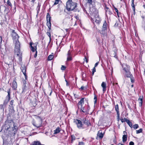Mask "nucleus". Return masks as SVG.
Here are the masks:
<instances>
[{
	"label": "nucleus",
	"mask_w": 145,
	"mask_h": 145,
	"mask_svg": "<svg viewBox=\"0 0 145 145\" xmlns=\"http://www.w3.org/2000/svg\"><path fill=\"white\" fill-rule=\"evenodd\" d=\"M89 13L91 16V18L92 22L93 23L94 25L93 28L96 29L97 31H99L96 25L94 24V22L96 24L99 25L101 23V19L99 17L98 10L94 7H89Z\"/></svg>",
	"instance_id": "1"
},
{
	"label": "nucleus",
	"mask_w": 145,
	"mask_h": 145,
	"mask_svg": "<svg viewBox=\"0 0 145 145\" xmlns=\"http://www.w3.org/2000/svg\"><path fill=\"white\" fill-rule=\"evenodd\" d=\"M5 129L8 131L9 135L14 136L18 130L17 127L15 125L12 120H7L5 124Z\"/></svg>",
	"instance_id": "2"
},
{
	"label": "nucleus",
	"mask_w": 145,
	"mask_h": 145,
	"mask_svg": "<svg viewBox=\"0 0 145 145\" xmlns=\"http://www.w3.org/2000/svg\"><path fill=\"white\" fill-rule=\"evenodd\" d=\"M77 4L73 1L72 0H68L66 3V8L68 12L74 11L75 12H79L80 10L76 8Z\"/></svg>",
	"instance_id": "3"
},
{
	"label": "nucleus",
	"mask_w": 145,
	"mask_h": 145,
	"mask_svg": "<svg viewBox=\"0 0 145 145\" xmlns=\"http://www.w3.org/2000/svg\"><path fill=\"white\" fill-rule=\"evenodd\" d=\"M20 42H17L15 44L14 50V54L19 57L20 61H21L22 59V53L20 51Z\"/></svg>",
	"instance_id": "4"
},
{
	"label": "nucleus",
	"mask_w": 145,
	"mask_h": 145,
	"mask_svg": "<svg viewBox=\"0 0 145 145\" xmlns=\"http://www.w3.org/2000/svg\"><path fill=\"white\" fill-rule=\"evenodd\" d=\"M47 23L46 25L48 28V31L46 33L47 35L48 36L50 39V41L51 40V35L50 30H51V17L50 14L48 13L47 14L46 17Z\"/></svg>",
	"instance_id": "5"
},
{
	"label": "nucleus",
	"mask_w": 145,
	"mask_h": 145,
	"mask_svg": "<svg viewBox=\"0 0 145 145\" xmlns=\"http://www.w3.org/2000/svg\"><path fill=\"white\" fill-rule=\"evenodd\" d=\"M73 122L76 125L77 127L79 129H84L86 128L83 124V122L81 120L77 119H74Z\"/></svg>",
	"instance_id": "6"
},
{
	"label": "nucleus",
	"mask_w": 145,
	"mask_h": 145,
	"mask_svg": "<svg viewBox=\"0 0 145 145\" xmlns=\"http://www.w3.org/2000/svg\"><path fill=\"white\" fill-rule=\"evenodd\" d=\"M123 74L125 78H130L132 83H133L135 82V78L132 74L131 73L130 70L124 72Z\"/></svg>",
	"instance_id": "7"
},
{
	"label": "nucleus",
	"mask_w": 145,
	"mask_h": 145,
	"mask_svg": "<svg viewBox=\"0 0 145 145\" xmlns=\"http://www.w3.org/2000/svg\"><path fill=\"white\" fill-rule=\"evenodd\" d=\"M38 43L36 42L35 43H33L32 42L29 43V45L31 48V50L33 52H35V53L34 55V57L36 58L37 57V46Z\"/></svg>",
	"instance_id": "8"
},
{
	"label": "nucleus",
	"mask_w": 145,
	"mask_h": 145,
	"mask_svg": "<svg viewBox=\"0 0 145 145\" xmlns=\"http://www.w3.org/2000/svg\"><path fill=\"white\" fill-rule=\"evenodd\" d=\"M109 28V22H106V20H105L102 27V29L101 33L102 34L105 33L107 32V29Z\"/></svg>",
	"instance_id": "9"
},
{
	"label": "nucleus",
	"mask_w": 145,
	"mask_h": 145,
	"mask_svg": "<svg viewBox=\"0 0 145 145\" xmlns=\"http://www.w3.org/2000/svg\"><path fill=\"white\" fill-rule=\"evenodd\" d=\"M11 36L13 40L15 41V44L17 42H20L18 40L19 37L18 34L15 32L14 30H12Z\"/></svg>",
	"instance_id": "10"
},
{
	"label": "nucleus",
	"mask_w": 145,
	"mask_h": 145,
	"mask_svg": "<svg viewBox=\"0 0 145 145\" xmlns=\"http://www.w3.org/2000/svg\"><path fill=\"white\" fill-rule=\"evenodd\" d=\"M82 121L83 124L86 125L85 127H86V128L91 125L90 120L87 119L86 118H83Z\"/></svg>",
	"instance_id": "11"
},
{
	"label": "nucleus",
	"mask_w": 145,
	"mask_h": 145,
	"mask_svg": "<svg viewBox=\"0 0 145 145\" xmlns=\"http://www.w3.org/2000/svg\"><path fill=\"white\" fill-rule=\"evenodd\" d=\"M81 110L83 113H88L90 109L89 106L88 105V106H83L81 107Z\"/></svg>",
	"instance_id": "12"
},
{
	"label": "nucleus",
	"mask_w": 145,
	"mask_h": 145,
	"mask_svg": "<svg viewBox=\"0 0 145 145\" xmlns=\"http://www.w3.org/2000/svg\"><path fill=\"white\" fill-rule=\"evenodd\" d=\"M71 51L70 50H69L67 52V61H71L72 60V55L71 54Z\"/></svg>",
	"instance_id": "13"
},
{
	"label": "nucleus",
	"mask_w": 145,
	"mask_h": 145,
	"mask_svg": "<svg viewBox=\"0 0 145 145\" xmlns=\"http://www.w3.org/2000/svg\"><path fill=\"white\" fill-rule=\"evenodd\" d=\"M20 69L24 74V75L25 76V80H27V76L26 73L27 68L25 65H24L23 66H22L21 67Z\"/></svg>",
	"instance_id": "14"
},
{
	"label": "nucleus",
	"mask_w": 145,
	"mask_h": 145,
	"mask_svg": "<svg viewBox=\"0 0 145 145\" xmlns=\"http://www.w3.org/2000/svg\"><path fill=\"white\" fill-rule=\"evenodd\" d=\"M33 125L37 127H40L41 125V121L37 119L33 123Z\"/></svg>",
	"instance_id": "15"
},
{
	"label": "nucleus",
	"mask_w": 145,
	"mask_h": 145,
	"mask_svg": "<svg viewBox=\"0 0 145 145\" xmlns=\"http://www.w3.org/2000/svg\"><path fill=\"white\" fill-rule=\"evenodd\" d=\"M26 80H24L23 82V84L22 86V93H23L24 92H25L28 89V87L26 86Z\"/></svg>",
	"instance_id": "16"
},
{
	"label": "nucleus",
	"mask_w": 145,
	"mask_h": 145,
	"mask_svg": "<svg viewBox=\"0 0 145 145\" xmlns=\"http://www.w3.org/2000/svg\"><path fill=\"white\" fill-rule=\"evenodd\" d=\"M123 70L124 72L130 70V67L127 64L123 63L121 65Z\"/></svg>",
	"instance_id": "17"
},
{
	"label": "nucleus",
	"mask_w": 145,
	"mask_h": 145,
	"mask_svg": "<svg viewBox=\"0 0 145 145\" xmlns=\"http://www.w3.org/2000/svg\"><path fill=\"white\" fill-rule=\"evenodd\" d=\"M115 108L117 113V121H118L120 120V118L119 106L118 104H117L115 106Z\"/></svg>",
	"instance_id": "18"
},
{
	"label": "nucleus",
	"mask_w": 145,
	"mask_h": 145,
	"mask_svg": "<svg viewBox=\"0 0 145 145\" xmlns=\"http://www.w3.org/2000/svg\"><path fill=\"white\" fill-rule=\"evenodd\" d=\"M16 78L15 77L13 80L12 83V88L13 90H16L17 89L18 85L17 82H16Z\"/></svg>",
	"instance_id": "19"
},
{
	"label": "nucleus",
	"mask_w": 145,
	"mask_h": 145,
	"mask_svg": "<svg viewBox=\"0 0 145 145\" xmlns=\"http://www.w3.org/2000/svg\"><path fill=\"white\" fill-rule=\"evenodd\" d=\"M84 101H88V99L87 98L86 99L85 97L81 98L80 101L78 102V105H80L81 106H82L84 104Z\"/></svg>",
	"instance_id": "20"
},
{
	"label": "nucleus",
	"mask_w": 145,
	"mask_h": 145,
	"mask_svg": "<svg viewBox=\"0 0 145 145\" xmlns=\"http://www.w3.org/2000/svg\"><path fill=\"white\" fill-rule=\"evenodd\" d=\"M15 111L14 109V107H11V108L9 110V112L7 116L8 118L11 117V115L14 114Z\"/></svg>",
	"instance_id": "21"
},
{
	"label": "nucleus",
	"mask_w": 145,
	"mask_h": 145,
	"mask_svg": "<svg viewBox=\"0 0 145 145\" xmlns=\"http://www.w3.org/2000/svg\"><path fill=\"white\" fill-rule=\"evenodd\" d=\"M114 50L112 51V52L114 53L112 56L114 57L116 59H118V57L117 55V49L116 47H114L113 48Z\"/></svg>",
	"instance_id": "22"
},
{
	"label": "nucleus",
	"mask_w": 145,
	"mask_h": 145,
	"mask_svg": "<svg viewBox=\"0 0 145 145\" xmlns=\"http://www.w3.org/2000/svg\"><path fill=\"white\" fill-rule=\"evenodd\" d=\"M123 133L124 134L123 135L122 139V141L123 143L125 142L127 140V134L125 131H124Z\"/></svg>",
	"instance_id": "23"
},
{
	"label": "nucleus",
	"mask_w": 145,
	"mask_h": 145,
	"mask_svg": "<svg viewBox=\"0 0 145 145\" xmlns=\"http://www.w3.org/2000/svg\"><path fill=\"white\" fill-rule=\"evenodd\" d=\"M101 86L103 88V92H105L106 90V84L105 82H103L101 84Z\"/></svg>",
	"instance_id": "24"
},
{
	"label": "nucleus",
	"mask_w": 145,
	"mask_h": 145,
	"mask_svg": "<svg viewBox=\"0 0 145 145\" xmlns=\"http://www.w3.org/2000/svg\"><path fill=\"white\" fill-rule=\"evenodd\" d=\"M115 10V11L117 13V15L118 17L119 18L120 17H121V13L119 12L118 9L116 7H115L114 6H113Z\"/></svg>",
	"instance_id": "25"
},
{
	"label": "nucleus",
	"mask_w": 145,
	"mask_h": 145,
	"mask_svg": "<svg viewBox=\"0 0 145 145\" xmlns=\"http://www.w3.org/2000/svg\"><path fill=\"white\" fill-rule=\"evenodd\" d=\"M95 0H86L87 4L89 6L93 5V3H94Z\"/></svg>",
	"instance_id": "26"
},
{
	"label": "nucleus",
	"mask_w": 145,
	"mask_h": 145,
	"mask_svg": "<svg viewBox=\"0 0 145 145\" xmlns=\"http://www.w3.org/2000/svg\"><path fill=\"white\" fill-rule=\"evenodd\" d=\"M97 135L101 139H102L103 137V134L100 131L98 132Z\"/></svg>",
	"instance_id": "27"
},
{
	"label": "nucleus",
	"mask_w": 145,
	"mask_h": 145,
	"mask_svg": "<svg viewBox=\"0 0 145 145\" xmlns=\"http://www.w3.org/2000/svg\"><path fill=\"white\" fill-rule=\"evenodd\" d=\"M61 131V129L59 127H58L57 128L54 130V134H56L58 133H59Z\"/></svg>",
	"instance_id": "28"
},
{
	"label": "nucleus",
	"mask_w": 145,
	"mask_h": 145,
	"mask_svg": "<svg viewBox=\"0 0 145 145\" xmlns=\"http://www.w3.org/2000/svg\"><path fill=\"white\" fill-rule=\"evenodd\" d=\"M6 5L8 7H10L11 8L12 7V5L10 0H8L7 1Z\"/></svg>",
	"instance_id": "29"
},
{
	"label": "nucleus",
	"mask_w": 145,
	"mask_h": 145,
	"mask_svg": "<svg viewBox=\"0 0 145 145\" xmlns=\"http://www.w3.org/2000/svg\"><path fill=\"white\" fill-rule=\"evenodd\" d=\"M32 145H45L42 144L39 141H34L32 143Z\"/></svg>",
	"instance_id": "30"
},
{
	"label": "nucleus",
	"mask_w": 145,
	"mask_h": 145,
	"mask_svg": "<svg viewBox=\"0 0 145 145\" xmlns=\"http://www.w3.org/2000/svg\"><path fill=\"white\" fill-rule=\"evenodd\" d=\"M8 93V95L7 96V97H8V101H9L10 99V93H11V88H10L7 91Z\"/></svg>",
	"instance_id": "31"
},
{
	"label": "nucleus",
	"mask_w": 145,
	"mask_h": 145,
	"mask_svg": "<svg viewBox=\"0 0 145 145\" xmlns=\"http://www.w3.org/2000/svg\"><path fill=\"white\" fill-rule=\"evenodd\" d=\"M105 10L106 12H108V14H112L111 12L110 11L109 8L106 6V5L105 6Z\"/></svg>",
	"instance_id": "32"
},
{
	"label": "nucleus",
	"mask_w": 145,
	"mask_h": 145,
	"mask_svg": "<svg viewBox=\"0 0 145 145\" xmlns=\"http://www.w3.org/2000/svg\"><path fill=\"white\" fill-rule=\"evenodd\" d=\"M94 105H95L97 103V95L95 93L94 94Z\"/></svg>",
	"instance_id": "33"
},
{
	"label": "nucleus",
	"mask_w": 145,
	"mask_h": 145,
	"mask_svg": "<svg viewBox=\"0 0 145 145\" xmlns=\"http://www.w3.org/2000/svg\"><path fill=\"white\" fill-rule=\"evenodd\" d=\"M71 143H72L74 140L76 139V137L74 135H71Z\"/></svg>",
	"instance_id": "34"
},
{
	"label": "nucleus",
	"mask_w": 145,
	"mask_h": 145,
	"mask_svg": "<svg viewBox=\"0 0 145 145\" xmlns=\"http://www.w3.org/2000/svg\"><path fill=\"white\" fill-rule=\"evenodd\" d=\"M82 80L84 81H86L85 78L86 77V74L84 72L82 73Z\"/></svg>",
	"instance_id": "35"
},
{
	"label": "nucleus",
	"mask_w": 145,
	"mask_h": 145,
	"mask_svg": "<svg viewBox=\"0 0 145 145\" xmlns=\"http://www.w3.org/2000/svg\"><path fill=\"white\" fill-rule=\"evenodd\" d=\"M54 57L53 55H49L48 58L47 60L48 61H50L52 60Z\"/></svg>",
	"instance_id": "36"
},
{
	"label": "nucleus",
	"mask_w": 145,
	"mask_h": 145,
	"mask_svg": "<svg viewBox=\"0 0 145 145\" xmlns=\"http://www.w3.org/2000/svg\"><path fill=\"white\" fill-rule=\"evenodd\" d=\"M139 102V106L140 107H141L142 104V99L139 98L138 99Z\"/></svg>",
	"instance_id": "37"
},
{
	"label": "nucleus",
	"mask_w": 145,
	"mask_h": 145,
	"mask_svg": "<svg viewBox=\"0 0 145 145\" xmlns=\"http://www.w3.org/2000/svg\"><path fill=\"white\" fill-rule=\"evenodd\" d=\"M8 59H9V61L8 62L7 61L6 63L7 64H10L13 61V59H12L11 58L9 57H8Z\"/></svg>",
	"instance_id": "38"
},
{
	"label": "nucleus",
	"mask_w": 145,
	"mask_h": 145,
	"mask_svg": "<svg viewBox=\"0 0 145 145\" xmlns=\"http://www.w3.org/2000/svg\"><path fill=\"white\" fill-rule=\"evenodd\" d=\"M4 106L5 103H4L3 104L0 105V109L3 110V111L4 110Z\"/></svg>",
	"instance_id": "39"
},
{
	"label": "nucleus",
	"mask_w": 145,
	"mask_h": 145,
	"mask_svg": "<svg viewBox=\"0 0 145 145\" xmlns=\"http://www.w3.org/2000/svg\"><path fill=\"white\" fill-rule=\"evenodd\" d=\"M48 90L49 91H50L49 95L51 96V95L52 93V88L51 87L48 88Z\"/></svg>",
	"instance_id": "40"
},
{
	"label": "nucleus",
	"mask_w": 145,
	"mask_h": 145,
	"mask_svg": "<svg viewBox=\"0 0 145 145\" xmlns=\"http://www.w3.org/2000/svg\"><path fill=\"white\" fill-rule=\"evenodd\" d=\"M14 100H11L10 102V104L11 105V107H14Z\"/></svg>",
	"instance_id": "41"
},
{
	"label": "nucleus",
	"mask_w": 145,
	"mask_h": 145,
	"mask_svg": "<svg viewBox=\"0 0 145 145\" xmlns=\"http://www.w3.org/2000/svg\"><path fill=\"white\" fill-rule=\"evenodd\" d=\"M142 129L140 128L139 130L136 131V133L138 134V133H142Z\"/></svg>",
	"instance_id": "42"
},
{
	"label": "nucleus",
	"mask_w": 145,
	"mask_h": 145,
	"mask_svg": "<svg viewBox=\"0 0 145 145\" xmlns=\"http://www.w3.org/2000/svg\"><path fill=\"white\" fill-rule=\"evenodd\" d=\"M66 68V67L64 65H62L61 66V69L62 71L65 70Z\"/></svg>",
	"instance_id": "43"
},
{
	"label": "nucleus",
	"mask_w": 145,
	"mask_h": 145,
	"mask_svg": "<svg viewBox=\"0 0 145 145\" xmlns=\"http://www.w3.org/2000/svg\"><path fill=\"white\" fill-rule=\"evenodd\" d=\"M138 125L137 124H135L133 126V128L135 129H136L138 128Z\"/></svg>",
	"instance_id": "44"
},
{
	"label": "nucleus",
	"mask_w": 145,
	"mask_h": 145,
	"mask_svg": "<svg viewBox=\"0 0 145 145\" xmlns=\"http://www.w3.org/2000/svg\"><path fill=\"white\" fill-rule=\"evenodd\" d=\"M92 75L93 76L94 74V73L96 72L95 67H94L92 69Z\"/></svg>",
	"instance_id": "45"
},
{
	"label": "nucleus",
	"mask_w": 145,
	"mask_h": 145,
	"mask_svg": "<svg viewBox=\"0 0 145 145\" xmlns=\"http://www.w3.org/2000/svg\"><path fill=\"white\" fill-rule=\"evenodd\" d=\"M132 10L133 11V13L134 15H135V6H133L132 7Z\"/></svg>",
	"instance_id": "46"
},
{
	"label": "nucleus",
	"mask_w": 145,
	"mask_h": 145,
	"mask_svg": "<svg viewBox=\"0 0 145 145\" xmlns=\"http://www.w3.org/2000/svg\"><path fill=\"white\" fill-rule=\"evenodd\" d=\"M78 145H85V143L83 142H78Z\"/></svg>",
	"instance_id": "47"
},
{
	"label": "nucleus",
	"mask_w": 145,
	"mask_h": 145,
	"mask_svg": "<svg viewBox=\"0 0 145 145\" xmlns=\"http://www.w3.org/2000/svg\"><path fill=\"white\" fill-rule=\"evenodd\" d=\"M127 124L131 128H132L133 127V125L131 122L130 121L128 123H127Z\"/></svg>",
	"instance_id": "48"
},
{
	"label": "nucleus",
	"mask_w": 145,
	"mask_h": 145,
	"mask_svg": "<svg viewBox=\"0 0 145 145\" xmlns=\"http://www.w3.org/2000/svg\"><path fill=\"white\" fill-rule=\"evenodd\" d=\"M59 1L58 0H55V2L54 3V5H55L59 3Z\"/></svg>",
	"instance_id": "49"
},
{
	"label": "nucleus",
	"mask_w": 145,
	"mask_h": 145,
	"mask_svg": "<svg viewBox=\"0 0 145 145\" xmlns=\"http://www.w3.org/2000/svg\"><path fill=\"white\" fill-rule=\"evenodd\" d=\"M74 96V98L75 99H78V95L76 94L75 93H73Z\"/></svg>",
	"instance_id": "50"
},
{
	"label": "nucleus",
	"mask_w": 145,
	"mask_h": 145,
	"mask_svg": "<svg viewBox=\"0 0 145 145\" xmlns=\"http://www.w3.org/2000/svg\"><path fill=\"white\" fill-rule=\"evenodd\" d=\"M84 59H86V63H88L89 61L88 58H87L86 56H85Z\"/></svg>",
	"instance_id": "51"
},
{
	"label": "nucleus",
	"mask_w": 145,
	"mask_h": 145,
	"mask_svg": "<svg viewBox=\"0 0 145 145\" xmlns=\"http://www.w3.org/2000/svg\"><path fill=\"white\" fill-rule=\"evenodd\" d=\"M129 145H134V143L133 142L131 141L129 143Z\"/></svg>",
	"instance_id": "52"
},
{
	"label": "nucleus",
	"mask_w": 145,
	"mask_h": 145,
	"mask_svg": "<svg viewBox=\"0 0 145 145\" xmlns=\"http://www.w3.org/2000/svg\"><path fill=\"white\" fill-rule=\"evenodd\" d=\"M85 87L83 86H82L80 88H79V89H81V90H82L84 89Z\"/></svg>",
	"instance_id": "53"
},
{
	"label": "nucleus",
	"mask_w": 145,
	"mask_h": 145,
	"mask_svg": "<svg viewBox=\"0 0 145 145\" xmlns=\"http://www.w3.org/2000/svg\"><path fill=\"white\" fill-rule=\"evenodd\" d=\"M74 18L76 19L77 20H78L79 19V17L78 16H74Z\"/></svg>",
	"instance_id": "54"
},
{
	"label": "nucleus",
	"mask_w": 145,
	"mask_h": 145,
	"mask_svg": "<svg viewBox=\"0 0 145 145\" xmlns=\"http://www.w3.org/2000/svg\"><path fill=\"white\" fill-rule=\"evenodd\" d=\"M65 81L66 82V86H69V82H68L67 81V80H65Z\"/></svg>",
	"instance_id": "55"
},
{
	"label": "nucleus",
	"mask_w": 145,
	"mask_h": 145,
	"mask_svg": "<svg viewBox=\"0 0 145 145\" xmlns=\"http://www.w3.org/2000/svg\"><path fill=\"white\" fill-rule=\"evenodd\" d=\"M98 63H99V62H97L96 63H95V65H94V67H96L97 66V65H98Z\"/></svg>",
	"instance_id": "56"
},
{
	"label": "nucleus",
	"mask_w": 145,
	"mask_h": 145,
	"mask_svg": "<svg viewBox=\"0 0 145 145\" xmlns=\"http://www.w3.org/2000/svg\"><path fill=\"white\" fill-rule=\"evenodd\" d=\"M2 42V37L0 36V44H1Z\"/></svg>",
	"instance_id": "57"
},
{
	"label": "nucleus",
	"mask_w": 145,
	"mask_h": 145,
	"mask_svg": "<svg viewBox=\"0 0 145 145\" xmlns=\"http://www.w3.org/2000/svg\"><path fill=\"white\" fill-rule=\"evenodd\" d=\"M120 120L122 123H123L124 122H125V121L123 119V118L121 119Z\"/></svg>",
	"instance_id": "58"
},
{
	"label": "nucleus",
	"mask_w": 145,
	"mask_h": 145,
	"mask_svg": "<svg viewBox=\"0 0 145 145\" xmlns=\"http://www.w3.org/2000/svg\"><path fill=\"white\" fill-rule=\"evenodd\" d=\"M65 30L67 32H69L70 30L69 29H66Z\"/></svg>",
	"instance_id": "59"
},
{
	"label": "nucleus",
	"mask_w": 145,
	"mask_h": 145,
	"mask_svg": "<svg viewBox=\"0 0 145 145\" xmlns=\"http://www.w3.org/2000/svg\"><path fill=\"white\" fill-rule=\"evenodd\" d=\"M83 10L84 12H86V14H88L87 13L86 10L85 8L83 9Z\"/></svg>",
	"instance_id": "60"
},
{
	"label": "nucleus",
	"mask_w": 145,
	"mask_h": 145,
	"mask_svg": "<svg viewBox=\"0 0 145 145\" xmlns=\"http://www.w3.org/2000/svg\"><path fill=\"white\" fill-rule=\"evenodd\" d=\"M117 145H125L123 144H122L121 143H119Z\"/></svg>",
	"instance_id": "61"
},
{
	"label": "nucleus",
	"mask_w": 145,
	"mask_h": 145,
	"mask_svg": "<svg viewBox=\"0 0 145 145\" xmlns=\"http://www.w3.org/2000/svg\"><path fill=\"white\" fill-rule=\"evenodd\" d=\"M128 107L129 108L130 110H131V106H130V105H129V104H128Z\"/></svg>",
	"instance_id": "62"
},
{
	"label": "nucleus",
	"mask_w": 145,
	"mask_h": 145,
	"mask_svg": "<svg viewBox=\"0 0 145 145\" xmlns=\"http://www.w3.org/2000/svg\"><path fill=\"white\" fill-rule=\"evenodd\" d=\"M131 6H132V7L135 6L134 4V3H132L131 4Z\"/></svg>",
	"instance_id": "63"
},
{
	"label": "nucleus",
	"mask_w": 145,
	"mask_h": 145,
	"mask_svg": "<svg viewBox=\"0 0 145 145\" xmlns=\"http://www.w3.org/2000/svg\"><path fill=\"white\" fill-rule=\"evenodd\" d=\"M130 121L129 120H128L126 121V122L127 123H128L129 122H130Z\"/></svg>",
	"instance_id": "64"
}]
</instances>
